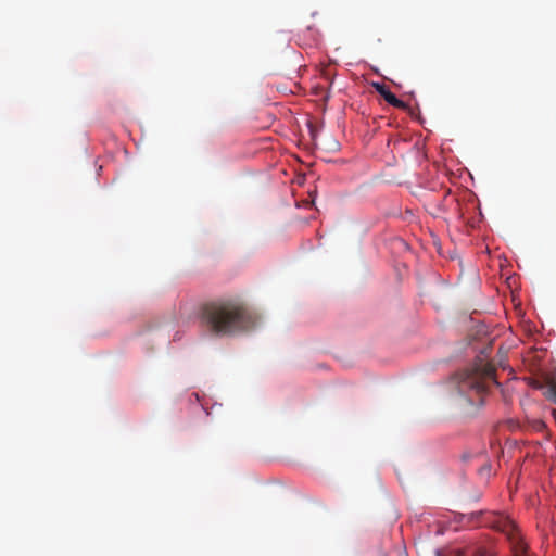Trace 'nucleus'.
<instances>
[{
  "mask_svg": "<svg viewBox=\"0 0 556 556\" xmlns=\"http://www.w3.org/2000/svg\"><path fill=\"white\" fill-rule=\"evenodd\" d=\"M202 319L216 334H233L254 327L255 318L239 301L208 303L203 307Z\"/></svg>",
  "mask_w": 556,
  "mask_h": 556,
  "instance_id": "f257e3e1",
  "label": "nucleus"
},
{
  "mask_svg": "<svg viewBox=\"0 0 556 556\" xmlns=\"http://www.w3.org/2000/svg\"><path fill=\"white\" fill-rule=\"evenodd\" d=\"M489 382L497 384L494 366L492 364L479 365L460 374L458 391L467 395L470 402H473L470 394L481 395L486 391Z\"/></svg>",
  "mask_w": 556,
  "mask_h": 556,
  "instance_id": "f03ea898",
  "label": "nucleus"
},
{
  "mask_svg": "<svg viewBox=\"0 0 556 556\" xmlns=\"http://www.w3.org/2000/svg\"><path fill=\"white\" fill-rule=\"evenodd\" d=\"M493 517H494V520L489 522L490 527L504 532L510 539H513L514 532L516 530V526H515L514 521L503 515H494Z\"/></svg>",
  "mask_w": 556,
  "mask_h": 556,
  "instance_id": "7ed1b4c3",
  "label": "nucleus"
},
{
  "mask_svg": "<svg viewBox=\"0 0 556 556\" xmlns=\"http://www.w3.org/2000/svg\"><path fill=\"white\" fill-rule=\"evenodd\" d=\"M372 87L375 90L391 105L397 109H407V104L402 100L397 99L394 93L390 91V89L381 83H372Z\"/></svg>",
  "mask_w": 556,
  "mask_h": 556,
  "instance_id": "20e7f679",
  "label": "nucleus"
},
{
  "mask_svg": "<svg viewBox=\"0 0 556 556\" xmlns=\"http://www.w3.org/2000/svg\"><path fill=\"white\" fill-rule=\"evenodd\" d=\"M544 395L556 403V376L548 381Z\"/></svg>",
  "mask_w": 556,
  "mask_h": 556,
  "instance_id": "39448f33",
  "label": "nucleus"
},
{
  "mask_svg": "<svg viewBox=\"0 0 556 556\" xmlns=\"http://www.w3.org/2000/svg\"><path fill=\"white\" fill-rule=\"evenodd\" d=\"M534 427H535L536 430H543L546 427V425H545L544 421L538 420V421H535V426Z\"/></svg>",
  "mask_w": 556,
  "mask_h": 556,
  "instance_id": "423d86ee",
  "label": "nucleus"
},
{
  "mask_svg": "<svg viewBox=\"0 0 556 556\" xmlns=\"http://www.w3.org/2000/svg\"><path fill=\"white\" fill-rule=\"evenodd\" d=\"M552 415H553V418H554V419H555V421H556V409H553Z\"/></svg>",
  "mask_w": 556,
  "mask_h": 556,
  "instance_id": "0eeeda50",
  "label": "nucleus"
}]
</instances>
